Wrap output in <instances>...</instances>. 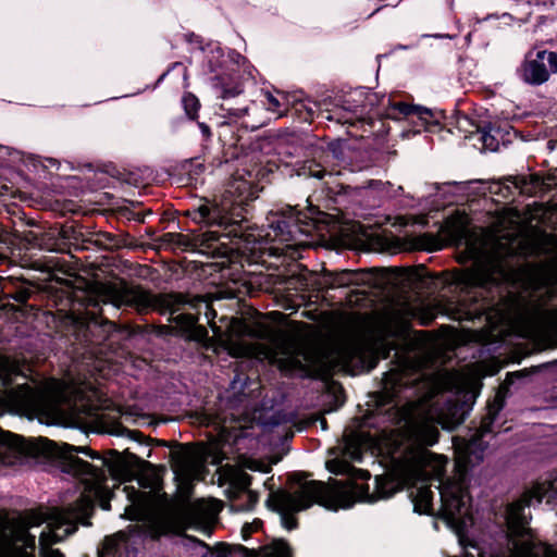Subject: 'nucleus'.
<instances>
[{"instance_id": "obj_1", "label": "nucleus", "mask_w": 557, "mask_h": 557, "mask_svg": "<svg viewBox=\"0 0 557 557\" xmlns=\"http://www.w3.org/2000/svg\"><path fill=\"white\" fill-rule=\"evenodd\" d=\"M330 154L335 160H344L345 153L341 140L329 143L326 148L310 145L305 149L304 159H297L294 162L268 161L253 171L247 172L249 178L238 174L232 176L219 202L202 198L185 211V215L198 226L191 230L193 233L206 228L194 236V246L203 253L218 255L226 250L228 243L236 245L255 243V235L249 232L248 214L251 202L263 189L259 183H272L277 174L284 177L298 176L320 181L329 173L326 163Z\"/></svg>"}, {"instance_id": "obj_2", "label": "nucleus", "mask_w": 557, "mask_h": 557, "mask_svg": "<svg viewBox=\"0 0 557 557\" xmlns=\"http://www.w3.org/2000/svg\"><path fill=\"white\" fill-rule=\"evenodd\" d=\"M516 270L510 258L498 249L480 252L472 265L456 275L463 293L458 300L461 320L474 321L497 311L513 296Z\"/></svg>"}, {"instance_id": "obj_3", "label": "nucleus", "mask_w": 557, "mask_h": 557, "mask_svg": "<svg viewBox=\"0 0 557 557\" xmlns=\"http://www.w3.org/2000/svg\"><path fill=\"white\" fill-rule=\"evenodd\" d=\"M114 309L123 308L139 315L158 312L169 314L168 321L173 324V333L194 342L203 348L210 347V336L206 326L198 323L201 307L206 309L208 322L216 315L212 306L202 296H191L181 292L153 294L150 290L136 289L123 295L116 304H110Z\"/></svg>"}, {"instance_id": "obj_4", "label": "nucleus", "mask_w": 557, "mask_h": 557, "mask_svg": "<svg viewBox=\"0 0 557 557\" xmlns=\"http://www.w3.org/2000/svg\"><path fill=\"white\" fill-rule=\"evenodd\" d=\"M306 474L304 472H294L290 475L292 482L301 485L299 492L292 493L280 488L272 493L265 502V505L272 511L280 513L282 525L288 530L298 528L299 522L295 513L310 508L313 504L324 508L337 511L338 509L351 508V497L342 490L330 488V485L323 481L311 480L304 482Z\"/></svg>"}, {"instance_id": "obj_5", "label": "nucleus", "mask_w": 557, "mask_h": 557, "mask_svg": "<svg viewBox=\"0 0 557 557\" xmlns=\"http://www.w3.org/2000/svg\"><path fill=\"white\" fill-rule=\"evenodd\" d=\"M12 438L10 447L24 458L45 459L54 463L62 472L75 478L89 476L96 482H106L107 476L101 468H96L75 454H83L88 457L91 454L89 446H75L67 443L58 445L54 441L47 437H38L35 440H26L21 435L8 433Z\"/></svg>"}, {"instance_id": "obj_6", "label": "nucleus", "mask_w": 557, "mask_h": 557, "mask_svg": "<svg viewBox=\"0 0 557 557\" xmlns=\"http://www.w3.org/2000/svg\"><path fill=\"white\" fill-rule=\"evenodd\" d=\"M529 506L523 499L507 506L504 539L509 557H557V547L542 541L530 527L525 515Z\"/></svg>"}, {"instance_id": "obj_7", "label": "nucleus", "mask_w": 557, "mask_h": 557, "mask_svg": "<svg viewBox=\"0 0 557 557\" xmlns=\"http://www.w3.org/2000/svg\"><path fill=\"white\" fill-rule=\"evenodd\" d=\"M202 51L203 70L219 97L230 99L242 94L238 73L245 57L235 49L222 48L218 42L207 44Z\"/></svg>"}, {"instance_id": "obj_8", "label": "nucleus", "mask_w": 557, "mask_h": 557, "mask_svg": "<svg viewBox=\"0 0 557 557\" xmlns=\"http://www.w3.org/2000/svg\"><path fill=\"white\" fill-rule=\"evenodd\" d=\"M111 324L103 315L100 301L91 297H88L78 308L65 313L60 320L61 332L83 346L97 345L103 341Z\"/></svg>"}, {"instance_id": "obj_9", "label": "nucleus", "mask_w": 557, "mask_h": 557, "mask_svg": "<svg viewBox=\"0 0 557 557\" xmlns=\"http://www.w3.org/2000/svg\"><path fill=\"white\" fill-rule=\"evenodd\" d=\"M324 213L312 205L306 210L287 206L268 216L269 227L272 231L273 240L284 243L286 246H296L309 237L319 228L320 216Z\"/></svg>"}, {"instance_id": "obj_10", "label": "nucleus", "mask_w": 557, "mask_h": 557, "mask_svg": "<svg viewBox=\"0 0 557 557\" xmlns=\"http://www.w3.org/2000/svg\"><path fill=\"white\" fill-rule=\"evenodd\" d=\"M504 407L505 398L500 394H496L492 400L487 401L486 413L482 416L474 434L459 453V460L465 467H474L483 461L484 451L488 445L484 437L493 433L494 422Z\"/></svg>"}, {"instance_id": "obj_11", "label": "nucleus", "mask_w": 557, "mask_h": 557, "mask_svg": "<svg viewBox=\"0 0 557 557\" xmlns=\"http://www.w3.org/2000/svg\"><path fill=\"white\" fill-rule=\"evenodd\" d=\"M392 349L385 342H357L342 347L338 357L351 374H357L373 370L381 359L388 358Z\"/></svg>"}, {"instance_id": "obj_12", "label": "nucleus", "mask_w": 557, "mask_h": 557, "mask_svg": "<svg viewBox=\"0 0 557 557\" xmlns=\"http://www.w3.org/2000/svg\"><path fill=\"white\" fill-rule=\"evenodd\" d=\"M14 215L16 219L11 221L12 225L10 231L12 243H16L25 249H54V233L46 232L35 219L27 218L20 209L17 213L14 212Z\"/></svg>"}, {"instance_id": "obj_13", "label": "nucleus", "mask_w": 557, "mask_h": 557, "mask_svg": "<svg viewBox=\"0 0 557 557\" xmlns=\"http://www.w3.org/2000/svg\"><path fill=\"white\" fill-rule=\"evenodd\" d=\"M532 54V51L527 53L517 69V75L530 86H541L549 79L550 74L557 73V52L539 50L535 58Z\"/></svg>"}, {"instance_id": "obj_14", "label": "nucleus", "mask_w": 557, "mask_h": 557, "mask_svg": "<svg viewBox=\"0 0 557 557\" xmlns=\"http://www.w3.org/2000/svg\"><path fill=\"white\" fill-rule=\"evenodd\" d=\"M341 487L351 497L354 502L351 507L357 502H366L373 504L380 499H388L393 497L398 491L399 487L395 483L394 480L389 479L386 475H376L374 479V491L370 493V486L368 483L358 484L351 483L349 486L345 485L343 482L333 480L330 484V488Z\"/></svg>"}, {"instance_id": "obj_15", "label": "nucleus", "mask_w": 557, "mask_h": 557, "mask_svg": "<svg viewBox=\"0 0 557 557\" xmlns=\"http://www.w3.org/2000/svg\"><path fill=\"white\" fill-rule=\"evenodd\" d=\"M409 386L406 374L400 369H391L383 373L382 391L377 397V410L382 411L386 405H392L388 410L397 407L396 399L400 393Z\"/></svg>"}, {"instance_id": "obj_16", "label": "nucleus", "mask_w": 557, "mask_h": 557, "mask_svg": "<svg viewBox=\"0 0 557 557\" xmlns=\"http://www.w3.org/2000/svg\"><path fill=\"white\" fill-rule=\"evenodd\" d=\"M243 136L237 125L223 122L218 126V139L222 147V158L218 159V165L237 159L244 151L245 146L240 144Z\"/></svg>"}, {"instance_id": "obj_17", "label": "nucleus", "mask_w": 557, "mask_h": 557, "mask_svg": "<svg viewBox=\"0 0 557 557\" xmlns=\"http://www.w3.org/2000/svg\"><path fill=\"white\" fill-rule=\"evenodd\" d=\"M368 277L366 270L323 271V285L326 289L363 285Z\"/></svg>"}, {"instance_id": "obj_18", "label": "nucleus", "mask_w": 557, "mask_h": 557, "mask_svg": "<svg viewBox=\"0 0 557 557\" xmlns=\"http://www.w3.org/2000/svg\"><path fill=\"white\" fill-rule=\"evenodd\" d=\"M473 403L472 397L448 400L443 412V428L455 430L462 424L470 413Z\"/></svg>"}, {"instance_id": "obj_19", "label": "nucleus", "mask_w": 557, "mask_h": 557, "mask_svg": "<svg viewBox=\"0 0 557 557\" xmlns=\"http://www.w3.org/2000/svg\"><path fill=\"white\" fill-rule=\"evenodd\" d=\"M418 108L419 110L414 113V117L406 120L412 125L410 131L413 134H419L422 131L429 133L440 132L442 129L441 119L444 117V112L433 111L422 106H418Z\"/></svg>"}, {"instance_id": "obj_20", "label": "nucleus", "mask_w": 557, "mask_h": 557, "mask_svg": "<svg viewBox=\"0 0 557 557\" xmlns=\"http://www.w3.org/2000/svg\"><path fill=\"white\" fill-rule=\"evenodd\" d=\"M380 104L383 107V111L377 112L381 120H407L414 117V113L419 110L417 104L395 101L391 97L385 96L382 97Z\"/></svg>"}, {"instance_id": "obj_21", "label": "nucleus", "mask_w": 557, "mask_h": 557, "mask_svg": "<svg viewBox=\"0 0 557 557\" xmlns=\"http://www.w3.org/2000/svg\"><path fill=\"white\" fill-rule=\"evenodd\" d=\"M323 115L320 103L310 99H294L289 102L285 116L298 123L311 124L315 117Z\"/></svg>"}, {"instance_id": "obj_22", "label": "nucleus", "mask_w": 557, "mask_h": 557, "mask_svg": "<svg viewBox=\"0 0 557 557\" xmlns=\"http://www.w3.org/2000/svg\"><path fill=\"white\" fill-rule=\"evenodd\" d=\"M176 476L188 475L191 468V450L188 444L176 442L165 454Z\"/></svg>"}, {"instance_id": "obj_23", "label": "nucleus", "mask_w": 557, "mask_h": 557, "mask_svg": "<svg viewBox=\"0 0 557 557\" xmlns=\"http://www.w3.org/2000/svg\"><path fill=\"white\" fill-rule=\"evenodd\" d=\"M88 457L94 461H99V465L94 466L103 469L106 474L108 471L110 474L114 475L120 473V470L123 468L122 454L116 449H109L104 454L91 449V454H89Z\"/></svg>"}, {"instance_id": "obj_24", "label": "nucleus", "mask_w": 557, "mask_h": 557, "mask_svg": "<svg viewBox=\"0 0 557 557\" xmlns=\"http://www.w3.org/2000/svg\"><path fill=\"white\" fill-rule=\"evenodd\" d=\"M414 442L422 447H431L440 440L437 426L430 423L419 424L412 433Z\"/></svg>"}, {"instance_id": "obj_25", "label": "nucleus", "mask_w": 557, "mask_h": 557, "mask_svg": "<svg viewBox=\"0 0 557 557\" xmlns=\"http://www.w3.org/2000/svg\"><path fill=\"white\" fill-rule=\"evenodd\" d=\"M504 181L512 184L513 188L519 189L521 193H531L543 185V178L537 173L530 174L529 176H507Z\"/></svg>"}, {"instance_id": "obj_26", "label": "nucleus", "mask_w": 557, "mask_h": 557, "mask_svg": "<svg viewBox=\"0 0 557 557\" xmlns=\"http://www.w3.org/2000/svg\"><path fill=\"white\" fill-rule=\"evenodd\" d=\"M433 497L434 494L428 486H421L412 499L414 512L420 515L433 513Z\"/></svg>"}, {"instance_id": "obj_27", "label": "nucleus", "mask_w": 557, "mask_h": 557, "mask_svg": "<svg viewBox=\"0 0 557 557\" xmlns=\"http://www.w3.org/2000/svg\"><path fill=\"white\" fill-rule=\"evenodd\" d=\"M264 106L267 110L277 114L278 117L285 116L290 102V97L284 92L277 91V95L267 92L264 95Z\"/></svg>"}, {"instance_id": "obj_28", "label": "nucleus", "mask_w": 557, "mask_h": 557, "mask_svg": "<svg viewBox=\"0 0 557 557\" xmlns=\"http://www.w3.org/2000/svg\"><path fill=\"white\" fill-rule=\"evenodd\" d=\"M88 242L107 251H114L124 246L123 240L117 235L102 231L95 233Z\"/></svg>"}, {"instance_id": "obj_29", "label": "nucleus", "mask_w": 557, "mask_h": 557, "mask_svg": "<svg viewBox=\"0 0 557 557\" xmlns=\"http://www.w3.org/2000/svg\"><path fill=\"white\" fill-rule=\"evenodd\" d=\"M539 502L545 497L548 504L557 506V470L553 478L545 483H539L532 491Z\"/></svg>"}, {"instance_id": "obj_30", "label": "nucleus", "mask_w": 557, "mask_h": 557, "mask_svg": "<svg viewBox=\"0 0 557 557\" xmlns=\"http://www.w3.org/2000/svg\"><path fill=\"white\" fill-rule=\"evenodd\" d=\"M468 220L467 216L460 213L451 215L445 221V228L447 233L457 238L465 237L467 233Z\"/></svg>"}, {"instance_id": "obj_31", "label": "nucleus", "mask_w": 557, "mask_h": 557, "mask_svg": "<svg viewBox=\"0 0 557 557\" xmlns=\"http://www.w3.org/2000/svg\"><path fill=\"white\" fill-rule=\"evenodd\" d=\"M127 490H132V493L127 495L132 504L125 508L123 517L129 521H140L143 518V507L140 504H137V500L141 497V495L134 487L125 486L124 491Z\"/></svg>"}, {"instance_id": "obj_32", "label": "nucleus", "mask_w": 557, "mask_h": 557, "mask_svg": "<svg viewBox=\"0 0 557 557\" xmlns=\"http://www.w3.org/2000/svg\"><path fill=\"white\" fill-rule=\"evenodd\" d=\"M128 437L132 441H135L139 444H146V446H152V447H166V448H173V445L176 443V441H166V440H160V438H152V437H146L143 432L139 430H127Z\"/></svg>"}, {"instance_id": "obj_33", "label": "nucleus", "mask_w": 557, "mask_h": 557, "mask_svg": "<svg viewBox=\"0 0 557 557\" xmlns=\"http://www.w3.org/2000/svg\"><path fill=\"white\" fill-rule=\"evenodd\" d=\"M233 554H240L242 557H255V550L249 549L242 544L219 543L214 557H230Z\"/></svg>"}, {"instance_id": "obj_34", "label": "nucleus", "mask_w": 557, "mask_h": 557, "mask_svg": "<svg viewBox=\"0 0 557 557\" xmlns=\"http://www.w3.org/2000/svg\"><path fill=\"white\" fill-rule=\"evenodd\" d=\"M182 107L189 121L198 117V111L201 107L199 99L190 91H185L182 96Z\"/></svg>"}, {"instance_id": "obj_35", "label": "nucleus", "mask_w": 557, "mask_h": 557, "mask_svg": "<svg viewBox=\"0 0 557 557\" xmlns=\"http://www.w3.org/2000/svg\"><path fill=\"white\" fill-rule=\"evenodd\" d=\"M280 369L284 372L293 373H305L308 375L307 366L298 357H286L280 360Z\"/></svg>"}, {"instance_id": "obj_36", "label": "nucleus", "mask_w": 557, "mask_h": 557, "mask_svg": "<svg viewBox=\"0 0 557 557\" xmlns=\"http://www.w3.org/2000/svg\"><path fill=\"white\" fill-rule=\"evenodd\" d=\"M182 174L188 176V181L197 180L205 171V165L198 159H188L181 164Z\"/></svg>"}, {"instance_id": "obj_37", "label": "nucleus", "mask_w": 557, "mask_h": 557, "mask_svg": "<svg viewBox=\"0 0 557 557\" xmlns=\"http://www.w3.org/2000/svg\"><path fill=\"white\" fill-rule=\"evenodd\" d=\"M160 240L164 244H169L180 248H188L189 246H191V239L182 233H165L160 237Z\"/></svg>"}, {"instance_id": "obj_38", "label": "nucleus", "mask_w": 557, "mask_h": 557, "mask_svg": "<svg viewBox=\"0 0 557 557\" xmlns=\"http://www.w3.org/2000/svg\"><path fill=\"white\" fill-rule=\"evenodd\" d=\"M475 133L480 134V140L482 141V145L485 149H488L490 151H496L499 146L498 137L491 134V131L483 129V127L476 123L475 125Z\"/></svg>"}, {"instance_id": "obj_39", "label": "nucleus", "mask_w": 557, "mask_h": 557, "mask_svg": "<svg viewBox=\"0 0 557 557\" xmlns=\"http://www.w3.org/2000/svg\"><path fill=\"white\" fill-rule=\"evenodd\" d=\"M465 507V502L461 495H454L449 500V505L445 508L446 518L449 520H455L459 515H461L462 509Z\"/></svg>"}, {"instance_id": "obj_40", "label": "nucleus", "mask_w": 557, "mask_h": 557, "mask_svg": "<svg viewBox=\"0 0 557 557\" xmlns=\"http://www.w3.org/2000/svg\"><path fill=\"white\" fill-rule=\"evenodd\" d=\"M97 483H98V486L96 490V496L98 497V499L100 502V507L103 510H110L111 509L110 500L113 496V492L108 486L103 485L104 482H102V483L97 482Z\"/></svg>"}, {"instance_id": "obj_41", "label": "nucleus", "mask_w": 557, "mask_h": 557, "mask_svg": "<svg viewBox=\"0 0 557 557\" xmlns=\"http://www.w3.org/2000/svg\"><path fill=\"white\" fill-rule=\"evenodd\" d=\"M269 557H294L293 549L286 540L280 539L274 542L273 552Z\"/></svg>"}, {"instance_id": "obj_42", "label": "nucleus", "mask_w": 557, "mask_h": 557, "mask_svg": "<svg viewBox=\"0 0 557 557\" xmlns=\"http://www.w3.org/2000/svg\"><path fill=\"white\" fill-rule=\"evenodd\" d=\"M263 525V521L259 518H256L252 522H246L242 527V537L244 541L250 539L252 533L257 532Z\"/></svg>"}, {"instance_id": "obj_43", "label": "nucleus", "mask_w": 557, "mask_h": 557, "mask_svg": "<svg viewBox=\"0 0 557 557\" xmlns=\"http://www.w3.org/2000/svg\"><path fill=\"white\" fill-rule=\"evenodd\" d=\"M478 123L483 127V129L491 131L492 135L497 136L498 140L503 139L507 134L506 129L497 122L480 121Z\"/></svg>"}, {"instance_id": "obj_44", "label": "nucleus", "mask_w": 557, "mask_h": 557, "mask_svg": "<svg viewBox=\"0 0 557 557\" xmlns=\"http://www.w3.org/2000/svg\"><path fill=\"white\" fill-rule=\"evenodd\" d=\"M55 234V238L59 236L62 239H74L78 240V237L82 235L79 231H77L74 226H62L61 228L53 232Z\"/></svg>"}, {"instance_id": "obj_45", "label": "nucleus", "mask_w": 557, "mask_h": 557, "mask_svg": "<svg viewBox=\"0 0 557 557\" xmlns=\"http://www.w3.org/2000/svg\"><path fill=\"white\" fill-rule=\"evenodd\" d=\"M47 517L44 512L40 511H30L26 517V527L27 529L33 527H40L44 522H46Z\"/></svg>"}, {"instance_id": "obj_46", "label": "nucleus", "mask_w": 557, "mask_h": 557, "mask_svg": "<svg viewBox=\"0 0 557 557\" xmlns=\"http://www.w3.org/2000/svg\"><path fill=\"white\" fill-rule=\"evenodd\" d=\"M490 189L492 194L499 195L504 198H508L513 195L511 186L500 182L493 183Z\"/></svg>"}, {"instance_id": "obj_47", "label": "nucleus", "mask_w": 557, "mask_h": 557, "mask_svg": "<svg viewBox=\"0 0 557 557\" xmlns=\"http://www.w3.org/2000/svg\"><path fill=\"white\" fill-rule=\"evenodd\" d=\"M148 214H152V211L151 210H147V211H135V210H131V209H126L124 211V216L129 220V221H136L138 223H145V218L146 215Z\"/></svg>"}, {"instance_id": "obj_48", "label": "nucleus", "mask_w": 557, "mask_h": 557, "mask_svg": "<svg viewBox=\"0 0 557 557\" xmlns=\"http://www.w3.org/2000/svg\"><path fill=\"white\" fill-rule=\"evenodd\" d=\"M247 494V502L243 507L244 510H252L259 502V494L252 490L245 491Z\"/></svg>"}, {"instance_id": "obj_49", "label": "nucleus", "mask_w": 557, "mask_h": 557, "mask_svg": "<svg viewBox=\"0 0 557 557\" xmlns=\"http://www.w3.org/2000/svg\"><path fill=\"white\" fill-rule=\"evenodd\" d=\"M185 41L188 44L197 45L201 50L205 48L202 46L203 38L200 35L195 34L194 32H188L184 35Z\"/></svg>"}, {"instance_id": "obj_50", "label": "nucleus", "mask_w": 557, "mask_h": 557, "mask_svg": "<svg viewBox=\"0 0 557 557\" xmlns=\"http://www.w3.org/2000/svg\"><path fill=\"white\" fill-rule=\"evenodd\" d=\"M198 127L201 132V135H202V140L205 143H208L212 139L213 137V133L211 131V127L210 125H208L207 123L205 122H198Z\"/></svg>"}, {"instance_id": "obj_51", "label": "nucleus", "mask_w": 557, "mask_h": 557, "mask_svg": "<svg viewBox=\"0 0 557 557\" xmlns=\"http://www.w3.org/2000/svg\"><path fill=\"white\" fill-rule=\"evenodd\" d=\"M252 481H253V476L246 472H243L238 479V483L244 492L250 490V486L252 485Z\"/></svg>"}, {"instance_id": "obj_52", "label": "nucleus", "mask_w": 557, "mask_h": 557, "mask_svg": "<svg viewBox=\"0 0 557 557\" xmlns=\"http://www.w3.org/2000/svg\"><path fill=\"white\" fill-rule=\"evenodd\" d=\"M119 178L129 185L138 186V177L135 173H119Z\"/></svg>"}, {"instance_id": "obj_53", "label": "nucleus", "mask_w": 557, "mask_h": 557, "mask_svg": "<svg viewBox=\"0 0 557 557\" xmlns=\"http://www.w3.org/2000/svg\"><path fill=\"white\" fill-rule=\"evenodd\" d=\"M122 460H123V468L120 470L123 471L126 467V459L128 461H139L140 459L137 457L136 454L132 453L129 448L124 449L122 453Z\"/></svg>"}, {"instance_id": "obj_54", "label": "nucleus", "mask_w": 557, "mask_h": 557, "mask_svg": "<svg viewBox=\"0 0 557 557\" xmlns=\"http://www.w3.org/2000/svg\"><path fill=\"white\" fill-rule=\"evenodd\" d=\"M524 376H525V374L523 373V371L508 372L506 374L505 383L508 385H512V384H515V381L517 379H521Z\"/></svg>"}, {"instance_id": "obj_55", "label": "nucleus", "mask_w": 557, "mask_h": 557, "mask_svg": "<svg viewBox=\"0 0 557 557\" xmlns=\"http://www.w3.org/2000/svg\"><path fill=\"white\" fill-rule=\"evenodd\" d=\"M358 473V479L368 481L371 478V473L368 470L363 469H356L355 470Z\"/></svg>"}, {"instance_id": "obj_56", "label": "nucleus", "mask_w": 557, "mask_h": 557, "mask_svg": "<svg viewBox=\"0 0 557 557\" xmlns=\"http://www.w3.org/2000/svg\"><path fill=\"white\" fill-rule=\"evenodd\" d=\"M26 544L27 546L34 548L35 547V536L32 535L30 533H26Z\"/></svg>"}, {"instance_id": "obj_57", "label": "nucleus", "mask_w": 557, "mask_h": 557, "mask_svg": "<svg viewBox=\"0 0 557 557\" xmlns=\"http://www.w3.org/2000/svg\"><path fill=\"white\" fill-rule=\"evenodd\" d=\"M49 557H65V556H64V554L60 549H58V548L53 549L52 548L50 550V556Z\"/></svg>"}, {"instance_id": "obj_58", "label": "nucleus", "mask_w": 557, "mask_h": 557, "mask_svg": "<svg viewBox=\"0 0 557 557\" xmlns=\"http://www.w3.org/2000/svg\"><path fill=\"white\" fill-rule=\"evenodd\" d=\"M320 425H321V429L324 431H326L329 429L327 421L324 417L320 418Z\"/></svg>"}, {"instance_id": "obj_59", "label": "nucleus", "mask_w": 557, "mask_h": 557, "mask_svg": "<svg viewBox=\"0 0 557 557\" xmlns=\"http://www.w3.org/2000/svg\"><path fill=\"white\" fill-rule=\"evenodd\" d=\"M373 98H375V99L377 98L376 94H372V95H370V96L367 98L370 104H373V103H374Z\"/></svg>"}, {"instance_id": "obj_60", "label": "nucleus", "mask_w": 557, "mask_h": 557, "mask_svg": "<svg viewBox=\"0 0 557 557\" xmlns=\"http://www.w3.org/2000/svg\"><path fill=\"white\" fill-rule=\"evenodd\" d=\"M46 161H48L51 166L58 164V161L55 159H52V158H47Z\"/></svg>"}, {"instance_id": "obj_61", "label": "nucleus", "mask_w": 557, "mask_h": 557, "mask_svg": "<svg viewBox=\"0 0 557 557\" xmlns=\"http://www.w3.org/2000/svg\"><path fill=\"white\" fill-rule=\"evenodd\" d=\"M47 536H48V534L46 532H42L40 535V542L44 543V541L46 540Z\"/></svg>"}, {"instance_id": "obj_62", "label": "nucleus", "mask_w": 557, "mask_h": 557, "mask_svg": "<svg viewBox=\"0 0 557 557\" xmlns=\"http://www.w3.org/2000/svg\"><path fill=\"white\" fill-rule=\"evenodd\" d=\"M554 364H557V360L550 362V363H544L543 364V368H548L549 366H554Z\"/></svg>"}, {"instance_id": "obj_63", "label": "nucleus", "mask_w": 557, "mask_h": 557, "mask_svg": "<svg viewBox=\"0 0 557 557\" xmlns=\"http://www.w3.org/2000/svg\"><path fill=\"white\" fill-rule=\"evenodd\" d=\"M151 456H152V449H151V448H149V449H148V453H147V458H150Z\"/></svg>"}, {"instance_id": "obj_64", "label": "nucleus", "mask_w": 557, "mask_h": 557, "mask_svg": "<svg viewBox=\"0 0 557 557\" xmlns=\"http://www.w3.org/2000/svg\"><path fill=\"white\" fill-rule=\"evenodd\" d=\"M53 541H54V542H59V541H60V539L58 537V535H57V534H53Z\"/></svg>"}]
</instances>
